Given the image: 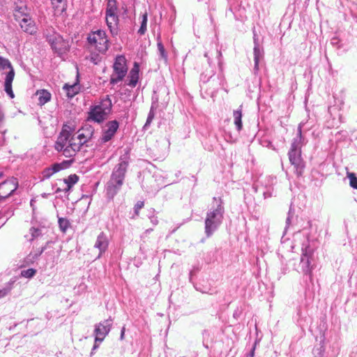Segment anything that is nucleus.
<instances>
[{"instance_id": "1", "label": "nucleus", "mask_w": 357, "mask_h": 357, "mask_svg": "<svg viewBox=\"0 0 357 357\" xmlns=\"http://www.w3.org/2000/svg\"><path fill=\"white\" fill-rule=\"evenodd\" d=\"M78 139L75 136H71L70 131L63 127L56 142L55 149L58 151H63V154L66 157H72L79 151L82 146Z\"/></svg>"}, {"instance_id": "2", "label": "nucleus", "mask_w": 357, "mask_h": 357, "mask_svg": "<svg viewBox=\"0 0 357 357\" xmlns=\"http://www.w3.org/2000/svg\"><path fill=\"white\" fill-rule=\"evenodd\" d=\"M89 48L91 51L105 53L109 48V40L104 31L98 30L89 34L87 38Z\"/></svg>"}, {"instance_id": "3", "label": "nucleus", "mask_w": 357, "mask_h": 357, "mask_svg": "<svg viewBox=\"0 0 357 357\" xmlns=\"http://www.w3.org/2000/svg\"><path fill=\"white\" fill-rule=\"evenodd\" d=\"M112 100L108 96L103 98L100 102L91 109L89 118L94 121L100 123L107 119L112 110Z\"/></svg>"}, {"instance_id": "4", "label": "nucleus", "mask_w": 357, "mask_h": 357, "mask_svg": "<svg viewBox=\"0 0 357 357\" xmlns=\"http://www.w3.org/2000/svg\"><path fill=\"white\" fill-rule=\"evenodd\" d=\"M127 73L128 66L125 56L122 55L117 56L113 64V73L110 77V84H115L121 82Z\"/></svg>"}, {"instance_id": "5", "label": "nucleus", "mask_w": 357, "mask_h": 357, "mask_svg": "<svg viewBox=\"0 0 357 357\" xmlns=\"http://www.w3.org/2000/svg\"><path fill=\"white\" fill-rule=\"evenodd\" d=\"M7 69L8 70V72L6 73L4 90L11 98H13L15 96L12 89V83L14 79L15 73L10 61L0 56V71Z\"/></svg>"}, {"instance_id": "6", "label": "nucleus", "mask_w": 357, "mask_h": 357, "mask_svg": "<svg viewBox=\"0 0 357 357\" xmlns=\"http://www.w3.org/2000/svg\"><path fill=\"white\" fill-rule=\"evenodd\" d=\"M222 219V208L219 205L217 208L207 213L205 220V230L208 236L221 224Z\"/></svg>"}, {"instance_id": "7", "label": "nucleus", "mask_w": 357, "mask_h": 357, "mask_svg": "<svg viewBox=\"0 0 357 357\" xmlns=\"http://www.w3.org/2000/svg\"><path fill=\"white\" fill-rule=\"evenodd\" d=\"M14 16L24 32L29 34H33L36 32V27L34 22L29 15L24 13L22 7L15 10Z\"/></svg>"}, {"instance_id": "8", "label": "nucleus", "mask_w": 357, "mask_h": 357, "mask_svg": "<svg viewBox=\"0 0 357 357\" xmlns=\"http://www.w3.org/2000/svg\"><path fill=\"white\" fill-rule=\"evenodd\" d=\"M117 10L116 0H107L105 20L107 25L111 32H112L113 30H116L119 23Z\"/></svg>"}, {"instance_id": "9", "label": "nucleus", "mask_w": 357, "mask_h": 357, "mask_svg": "<svg viewBox=\"0 0 357 357\" xmlns=\"http://www.w3.org/2000/svg\"><path fill=\"white\" fill-rule=\"evenodd\" d=\"M289 159L291 164L294 167L297 175L298 176H301L305 168V162L301 157V150L297 149L295 143L291 144L289 152Z\"/></svg>"}, {"instance_id": "10", "label": "nucleus", "mask_w": 357, "mask_h": 357, "mask_svg": "<svg viewBox=\"0 0 357 357\" xmlns=\"http://www.w3.org/2000/svg\"><path fill=\"white\" fill-rule=\"evenodd\" d=\"M18 188V181L15 177H10L0 183V201L10 197Z\"/></svg>"}, {"instance_id": "11", "label": "nucleus", "mask_w": 357, "mask_h": 357, "mask_svg": "<svg viewBox=\"0 0 357 357\" xmlns=\"http://www.w3.org/2000/svg\"><path fill=\"white\" fill-rule=\"evenodd\" d=\"M46 38L52 47L56 51H61L66 46L63 38L53 30H47Z\"/></svg>"}, {"instance_id": "12", "label": "nucleus", "mask_w": 357, "mask_h": 357, "mask_svg": "<svg viewBox=\"0 0 357 357\" xmlns=\"http://www.w3.org/2000/svg\"><path fill=\"white\" fill-rule=\"evenodd\" d=\"M128 165V162L127 161H121L118 164L112 174V180L116 183L119 187H120L123 183Z\"/></svg>"}, {"instance_id": "13", "label": "nucleus", "mask_w": 357, "mask_h": 357, "mask_svg": "<svg viewBox=\"0 0 357 357\" xmlns=\"http://www.w3.org/2000/svg\"><path fill=\"white\" fill-rule=\"evenodd\" d=\"M119 126V122L116 120L107 123L102 136L100 138L101 142L105 143L109 141L116 132Z\"/></svg>"}, {"instance_id": "14", "label": "nucleus", "mask_w": 357, "mask_h": 357, "mask_svg": "<svg viewBox=\"0 0 357 357\" xmlns=\"http://www.w3.org/2000/svg\"><path fill=\"white\" fill-rule=\"evenodd\" d=\"M66 164H67V162H63L61 163H54L51 167L45 168L43 171V178H50L55 173L61 171L64 167H66Z\"/></svg>"}, {"instance_id": "15", "label": "nucleus", "mask_w": 357, "mask_h": 357, "mask_svg": "<svg viewBox=\"0 0 357 357\" xmlns=\"http://www.w3.org/2000/svg\"><path fill=\"white\" fill-rule=\"evenodd\" d=\"M55 15H60L67 8V0H50Z\"/></svg>"}, {"instance_id": "16", "label": "nucleus", "mask_w": 357, "mask_h": 357, "mask_svg": "<svg viewBox=\"0 0 357 357\" xmlns=\"http://www.w3.org/2000/svg\"><path fill=\"white\" fill-rule=\"evenodd\" d=\"M108 245L107 238L103 234L98 236L94 247L99 250L98 257H100L102 252L105 251Z\"/></svg>"}, {"instance_id": "17", "label": "nucleus", "mask_w": 357, "mask_h": 357, "mask_svg": "<svg viewBox=\"0 0 357 357\" xmlns=\"http://www.w3.org/2000/svg\"><path fill=\"white\" fill-rule=\"evenodd\" d=\"M109 331V328L107 326H105L102 324H98L95 330L96 342H102Z\"/></svg>"}, {"instance_id": "18", "label": "nucleus", "mask_w": 357, "mask_h": 357, "mask_svg": "<svg viewBox=\"0 0 357 357\" xmlns=\"http://www.w3.org/2000/svg\"><path fill=\"white\" fill-rule=\"evenodd\" d=\"M128 85L135 86L139 79V66L137 63H135L134 67L131 69L128 75Z\"/></svg>"}, {"instance_id": "19", "label": "nucleus", "mask_w": 357, "mask_h": 357, "mask_svg": "<svg viewBox=\"0 0 357 357\" xmlns=\"http://www.w3.org/2000/svg\"><path fill=\"white\" fill-rule=\"evenodd\" d=\"M78 133V135L75 137V138L79 139L78 141H79L80 143L83 145L91 138L93 132L90 128H82V129L79 130Z\"/></svg>"}, {"instance_id": "20", "label": "nucleus", "mask_w": 357, "mask_h": 357, "mask_svg": "<svg viewBox=\"0 0 357 357\" xmlns=\"http://www.w3.org/2000/svg\"><path fill=\"white\" fill-rule=\"evenodd\" d=\"M36 95L38 97V104L43 105L51 99V93L47 90H38L36 91Z\"/></svg>"}, {"instance_id": "21", "label": "nucleus", "mask_w": 357, "mask_h": 357, "mask_svg": "<svg viewBox=\"0 0 357 357\" xmlns=\"http://www.w3.org/2000/svg\"><path fill=\"white\" fill-rule=\"evenodd\" d=\"M233 116L234 119V124L238 131H241L243 128V124L241 121L243 116V109L241 105L239 107L238 109L234 111Z\"/></svg>"}, {"instance_id": "22", "label": "nucleus", "mask_w": 357, "mask_h": 357, "mask_svg": "<svg viewBox=\"0 0 357 357\" xmlns=\"http://www.w3.org/2000/svg\"><path fill=\"white\" fill-rule=\"evenodd\" d=\"M63 89L68 98L74 97L78 93L79 90V87L76 83L71 85L66 84Z\"/></svg>"}, {"instance_id": "23", "label": "nucleus", "mask_w": 357, "mask_h": 357, "mask_svg": "<svg viewBox=\"0 0 357 357\" xmlns=\"http://www.w3.org/2000/svg\"><path fill=\"white\" fill-rule=\"evenodd\" d=\"M79 176L74 174H70L68 178L64 179V183L66 184V188L64 189L65 191H69L72 187L78 182Z\"/></svg>"}, {"instance_id": "24", "label": "nucleus", "mask_w": 357, "mask_h": 357, "mask_svg": "<svg viewBox=\"0 0 357 357\" xmlns=\"http://www.w3.org/2000/svg\"><path fill=\"white\" fill-rule=\"evenodd\" d=\"M347 177L349 179V185L354 189L357 190V177L356 174L353 172H347Z\"/></svg>"}, {"instance_id": "25", "label": "nucleus", "mask_w": 357, "mask_h": 357, "mask_svg": "<svg viewBox=\"0 0 357 357\" xmlns=\"http://www.w3.org/2000/svg\"><path fill=\"white\" fill-rule=\"evenodd\" d=\"M146 24H147V13H145L142 15V20L141 22V26L138 30V33L140 35H144L146 31Z\"/></svg>"}, {"instance_id": "26", "label": "nucleus", "mask_w": 357, "mask_h": 357, "mask_svg": "<svg viewBox=\"0 0 357 357\" xmlns=\"http://www.w3.org/2000/svg\"><path fill=\"white\" fill-rule=\"evenodd\" d=\"M301 261L305 264V270L307 273H310L312 271V266L310 265V258L307 255V254H304L303 257L301 259Z\"/></svg>"}, {"instance_id": "27", "label": "nucleus", "mask_w": 357, "mask_h": 357, "mask_svg": "<svg viewBox=\"0 0 357 357\" xmlns=\"http://www.w3.org/2000/svg\"><path fill=\"white\" fill-rule=\"evenodd\" d=\"M36 273V270L34 268H28L26 270L22 271L21 272V276L26 278H33Z\"/></svg>"}, {"instance_id": "28", "label": "nucleus", "mask_w": 357, "mask_h": 357, "mask_svg": "<svg viewBox=\"0 0 357 357\" xmlns=\"http://www.w3.org/2000/svg\"><path fill=\"white\" fill-rule=\"evenodd\" d=\"M59 225L61 230L65 232L69 227V221L66 218H60L59 219Z\"/></svg>"}, {"instance_id": "29", "label": "nucleus", "mask_w": 357, "mask_h": 357, "mask_svg": "<svg viewBox=\"0 0 357 357\" xmlns=\"http://www.w3.org/2000/svg\"><path fill=\"white\" fill-rule=\"evenodd\" d=\"M29 232L31 235V241H33L34 238H37L40 235V230L38 228L31 227L29 229Z\"/></svg>"}, {"instance_id": "30", "label": "nucleus", "mask_w": 357, "mask_h": 357, "mask_svg": "<svg viewBox=\"0 0 357 357\" xmlns=\"http://www.w3.org/2000/svg\"><path fill=\"white\" fill-rule=\"evenodd\" d=\"M144 206V202L139 201L135 205L134 210L135 215L138 216L139 215V211Z\"/></svg>"}, {"instance_id": "31", "label": "nucleus", "mask_w": 357, "mask_h": 357, "mask_svg": "<svg viewBox=\"0 0 357 357\" xmlns=\"http://www.w3.org/2000/svg\"><path fill=\"white\" fill-rule=\"evenodd\" d=\"M157 46H158V49L160 52V54L161 55V56L164 59H166L167 57V55H166V53H165V47L163 46V45L162 44L161 42H158V44H157Z\"/></svg>"}, {"instance_id": "32", "label": "nucleus", "mask_w": 357, "mask_h": 357, "mask_svg": "<svg viewBox=\"0 0 357 357\" xmlns=\"http://www.w3.org/2000/svg\"><path fill=\"white\" fill-rule=\"evenodd\" d=\"M154 116H155L154 112L151 109L149 112L148 118L146 119V126H147L151 123V121H153V119L154 118Z\"/></svg>"}, {"instance_id": "33", "label": "nucleus", "mask_w": 357, "mask_h": 357, "mask_svg": "<svg viewBox=\"0 0 357 357\" xmlns=\"http://www.w3.org/2000/svg\"><path fill=\"white\" fill-rule=\"evenodd\" d=\"M6 294H7V292L6 290H1L0 291V297H3V296H6Z\"/></svg>"}, {"instance_id": "34", "label": "nucleus", "mask_w": 357, "mask_h": 357, "mask_svg": "<svg viewBox=\"0 0 357 357\" xmlns=\"http://www.w3.org/2000/svg\"><path fill=\"white\" fill-rule=\"evenodd\" d=\"M125 333V328L123 327L121 331V338L123 339Z\"/></svg>"}, {"instance_id": "35", "label": "nucleus", "mask_w": 357, "mask_h": 357, "mask_svg": "<svg viewBox=\"0 0 357 357\" xmlns=\"http://www.w3.org/2000/svg\"><path fill=\"white\" fill-rule=\"evenodd\" d=\"M3 176V173L0 172V178H1Z\"/></svg>"}, {"instance_id": "36", "label": "nucleus", "mask_w": 357, "mask_h": 357, "mask_svg": "<svg viewBox=\"0 0 357 357\" xmlns=\"http://www.w3.org/2000/svg\"><path fill=\"white\" fill-rule=\"evenodd\" d=\"M254 350H255V348H254V349H252V356H251V357H252V356H253V355H254Z\"/></svg>"}, {"instance_id": "37", "label": "nucleus", "mask_w": 357, "mask_h": 357, "mask_svg": "<svg viewBox=\"0 0 357 357\" xmlns=\"http://www.w3.org/2000/svg\"><path fill=\"white\" fill-rule=\"evenodd\" d=\"M257 63H258V61H257V59H256V65H257Z\"/></svg>"}, {"instance_id": "38", "label": "nucleus", "mask_w": 357, "mask_h": 357, "mask_svg": "<svg viewBox=\"0 0 357 357\" xmlns=\"http://www.w3.org/2000/svg\"><path fill=\"white\" fill-rule=\"evenodd\" d=\"M127 155L129 153V151H126V153Z\"/></svg>"}]
</instances>
